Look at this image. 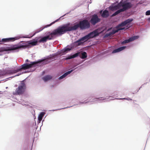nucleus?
I'll return each mask as SVG.
<instances>
[{
    "mask_svg": "<svg viewBox=\"0 0 150 150\" xmlns=\"http://www.w3.org/2000/svg\"><path fill=\"white\" fill-rule=\"evenodd\" d=\"M148 20L150 22V17L148 18Z\"/></svg>",
    "mask_w": 150,
    "mask_h": 150,
    "instance_id": "42",
    "label": "nucleus"
},
{
    "mask_svg": "<svg viewBox=\"0 0 150 150\" xmlns=\"http://www.w3.org/2000/svg\"><path fill=\"white\" fill-rule=\"evenodd\" d=\"M26 71H25V72H22L21 73H18V74H17V75H16L15 76H14L13 77H14L15 76H18L19 75H20L23 74V73H26Z\"/></svg>",
    "mask_w": 150,
    "mask_h": 150,
    "instance_id": "37",
    "label": "nucleus"
},
{
    "mask_svg": "<svg viewBox=\"0 0 150 150\" xmlns=\"http://www.w3.org/2000/svg\"><path fill=\"white\" fill-rule=\"evenodd\" d=\"M25 87V83H21V85L18 86V89H16V91L17 94L20 95L23 93Z\"/></svg>",
    "mask_w": 150,
    "mask_h": 150,
    "instance_id": "13",
    "label": "nucleus"
},
{
    "mask_svg": "<svg viewBox=\"0 0 150 150\" xmlns=\"http://www.w3.org/2000/svg\"><path fill=\"white\" fill-rule=\"evenodd\" d=\"M45 114V112H42L40 113L38 117V119L39 122L40 123L41 122V121L42 120L43 117L44 116Z\"/></svg>",
    "mask_w": 150,
    "mask_h": 150,
    "instance_id": "25",
    "label": "nucleus"
},
{
    "mask_svg": "<svg viewBox=\"0 0 150 150\" xmlns=\"http://www.w3.org/2000/svg\"><path fill=\"white\" fill-rule=\"evenodd\" d=\"M112 28H109L107 29L106 31H107V32H108L110 31L111 30H112Z\"/></svg>",
    "mask_w": 150,
    "mask_h": 150,
    "instance_id": "38",
    "label": "nucleus"
},
{
    "mask_svg": "<svg viewBox=\"0 0 150 150\" xmlns=\"http://www.w3.org/2000/svg\"><path fill=\"white\" fill-rule=\"evenodd\" d=\"M44 121V120H42V122H43Z\"/></svg>",
    "mask_w": 150,
    "mask_h": 150,
    "instance_id": "46",
    "label": "nucleus"
},
{
    "mask_svg": "<svg viewBox=\"0 0 150 150\" xmlns=\"http://www.w3.org/2000/svg\"><path fill=\"white\" fill-rule=\"evenodd\" d=\"M123 12V11L121 10L120 8L118 9L114 13H113L112 15V16H115L119 13H120L121 12Z\"/></svg>",
    "mask_w": 150,
    "mask_h": 150,
    "instance_id": "27",
    "label": "nucleus"
},
{
    "mask_svg": "<svg viewBox=\"0 0 150 150\" xmlns=\"http://www.w3.org/2000/svg\"><path fill=\"white\" fill-rule=\"evenodd\" d=\"M39 39V38L36 37L35 39H33L32 40H30L28 41V46L31 45L32 46L36 45H37V42H38V40Z\"/></svg>",
    "mask_w": 150,
    "mask_h": 150,
    "instance_id": "18",
    "label": "nucleus"
},
{
    "mask_svg": "<svg viewBox=\"0 0 150 150\" xmlns=\"http://www.w3.org/2000/svg\"><path fill=\"white\" fill-rule=\"evenodd\" d=\"M52 78V77L51 76L48 75L42 77V79L44 82H46L51 79Z\"/></svg>",
    "mask_w": 150,
    "mask_h": 150,
    "instance_id": "24",
    "label": "nucleus"
},
{
    "mask_svg": "<svg viewBox=\"0 0 150 150\" xmlns=\"http://www.w3.org/2000/svg\"><path fill=\"white\" fill-rule=\"evenodd\" d=\"M67 32L64 24L60 25L52 32L45 33V36L47 40L53 39L55 36H60Z\"/></svg>",
    "mask_w": 150,
    "mask_h": 150,
    "instance_id": "3",
    "label": "nucleus"
},
{
    "mask_svg": "<svg viewBox=\"0 0 150 150\" xmlns=\"http://www.w3.org/2000/svg\"><path fill=\"white\" fill-rule=\"evenodd\" d=\"M108 11L106 9L101 14V16L103 18H106L109 16Z\"/></svg>",
    "mask_w": 150,
    "mask_h": 150,
    "instance_id": "23",
    "label": "nucleus"
},
{
    "mask_svg": "<svg viewBox=\"0 0 150 150\" xmlns=\"http://www.w3.org/2000/svg\"><path fill=\"white\" fill-rule=\"evenodd\" d=\"M8 88V87H6V88Z\"/></svg>",
    "mask_w": 150,
    "mask_h": 150,
    "instance_id": "47",
    "label": "nucleus"
},
{
    "mask_svg": "<svg viewBox=\"0 0 150 150\" xmlns=\"http://www.w3.org/2000/svg\"><path fill=\"white\" fill-rule=\"evenodd\" d=\"M139 38V35H135L131 37L128 39H125L123 41L121 42L122 45H124L126 43H129L132 41L136 40Z\"/></svg>",
    "mask_w": 150,
    "mask_h": 150,
    "instance_id": "11",
    "label": "nucleus"
},
{
    "mask_svg": "<svg viewBox=\"0 0 150 150\" xmlns=\"http://www.w3.org/2000/svg\"><path fill=\"white\" fill-rule=\"evenodd\" d=\"M19 49V48L18 45H11L10 47H7L6 48L1 47V49L0 50L3 52L4 51H13L14 52H18Z\"/></svg>",
    "mask_w": 150,
    "mask_h": 150,
    "instance_id": "8",
    "label": "nucleus"
},
{
    "mask_svg": "<svg viewBox=\"0 0 150 150\" xmlns=\"http://www.w3.org/2000/svg\"><path fill=\"white\" fill-rule=\"evenodd\" d=\"M102 10H101L100 12V13H101L102 12Z\"/></svg>",
    "mask_w": 150,
    "mask_h": 150,
    "instance_id": "45",
    "label": "nucleus"
},
{
    "mask_svg": "<svg viewBox=\"0 0 150 150\" xmlns=\"http://www.w3.org/2000/svg\"><path fill=\"white\" fill-rule=\"evenodd\" d=\"M145 14L146 16L150 15V10L146 11L145 13Z\"/></svg>",
    "mask_w": 150,
    "mask_h": 150,
    "instance_id": "36",
    "label": "nucleus"
},
{
    "mask_svg": "<svg viewBox=\"0 0 150 150\" xmlns=\"http://www.w3.org/2000/svg\"><path fill=\"white\" fill-rule=\"evenodd\" d=\"M100 33L98 31L96 30L88 33L86 35L83 37L85 42L90 39L94 38L99 35Z\"/></svg>",
    "mask_w": 150,
    "mask_h": 150,
    "instance_id": "7",
    "label": "nucleus"
},
{
    "mask_svg": "<svg viewBox=\"0 0 150 150\" xmlns=\"http://www.w3.org/2000/svg\"><path fill=\"white\" fill-rule=\"evenodd\" d=\"M29 60H28V59H26V60H25V62H29Z\"/></svg>",
    "mask_w": 150,
    "mask_h": 150,
    "instance_id": "41",
    "label": "nucleus"
},
{
    "mask_svg": "<svg viewBox=\"0 0 150 150\" xmlns=\"http://www.w3.org/2000/svg\"><path fill=\"white\" fill-rule=\"evenodd\" d=\"M84 42H85L83 37H82L70 45L73 49L74 47L82 45Z\"/></svg>",
    "mask_w": 150,
    "mask_h": 150,
    "instance_id": "9",
    "label": "nucleus"
},
{
    "mask_svg": "<svg viewBox=\"0 0 150 150\" xmlns=\"http://www.w3.org/2000/svg\"><path fill=\"white\" fill-rule=\"evenodd\" d=\"M76 66V65H75V66H74V67H73V68H74V67H75Z\"/></svg>",
    "mask_w": 150,
    "mask_h": 150,
    "instance_id": "44",
    "label": "nucleus"
},
{
    "mask_svg": "<svg viewBox=\"0 0 150 150\" xmlns=\"http://www.w3.org/2000/svg\"><path fill=\"white\" fill-rule=\"evenodd\" d=\"M120 8L123 12L130 9L132 7V4L127 0H125L120 2Z\"/></svg>",
    "mask_w": 150,
    "mask_h": 150,
    "instance_id": "5",
    "label": "nucleus"
},
{
    "mask_svg": "<svg viewBox=\"0 0 150 150\" xmlns=\"http://www.w3.org/2000/svg\"><path fill=\"white\" fill-rule=\"evenodd\" d=\"M93 96H94L93 94H89L88 95V97H87L88 99H89H89H90V98H93ZM89 102H90L89 101ZM88 101H87V102H85L84 101H83V102L80 101L79 102V103L74 104V105H78L79 104H83L84 103H88Z\"/></svg>",
    "mask_w": 150,
    "mask_h": 150,
    "instance_id": "21",
    "label": "nucleus"
},
{
    "mask_svg": "<svg viewBox=\"0 0 150 150\" xmlns=\"http://www.w3.org/2000/svg\"><path fill=\"white\" fill-rule=\"evenodd\" d=\"M73 106L74 105L71 106H69V107H65V108H60V109H56V110H51L52 111H57V110H61V109H66V108H70V107H71Z\"/></svg>",
    "mask_w": 150,
    "mask_h": 150,
    "instance_id": "34",
    "label": "nucleus"
},
{
    "mask_svg": "<svg viewBox=\"0 0 150 150\" xmlns=\"http://www.w3.org/2000/svg\"><path fill=\"white\" fill-rule=\"evenodd\" d=\"M50 62L46 57H44L37 61L30 62V63H25L19 67L18 68L14 70H7L5 71V74H11L16 73L22 69H27L36 66H42L48 64Z\"/></svg>",
    "mask_w": 150,
    "mask_h": 150,
    "instance_id": "1",
    "label": "nucleus"
},
{
    "mask_svg": "<svg viewBox=\"0 0 150 150\" xmlns=\"http://www.w3.org/2000/svg\"><path fill=\"white\" fill-rule=\"evenodd\" d=\"M120 3L117 4H113L110 6L109 8V9L112 11L116 10L117 9L120 8Z\"/></svg>",
    "mask_w": 150,
    "mask_h": 150,
    "instance_id": "16",
    "label": "nucleus"
},
{
    "mask_svg": "<svg viewBox=\"0 0 150 150\" xmlns=\"http://www.w3.org/2000/svg\"><path fill=\"white\" fill-rule=\"evenodd\" d=\"M125 29V28H119V31L121 30H124Z\"/></svg>",
    "mask_w": 150,
    "mask_h": 150,
    "instance_id": "39",
    "label": "nucleus"
},
{
    "mask_svg": "<svg viewBox=\"0 0 150 150\" xmlns=\"http://www.w3.org/2000/svg\"><path fill=\"white\" fill-rule=\"evenodd\" d=\"M133 20V19L132 18H128L125 21V22L126 25L128 24H129L130 23L132 22Z\"/></svg>",
    "mask_w": 150,
    "mask_h": 150,
    "instance_id": "30",
    "label": "nucleus"
},
{
    "mask_svg": "<svg viewBox=\"0 0 150 150\" xmlns=\"http://www.w3.org/2000/svg\"><path fill=\"white\" fill-rule=\"evenodd\" d=\"M100 21V19L99 18L98 15L96 14H94L91 16L89 22L92 25H94Z\"/></svg>",
    "mask_w": 150,
    "mask_h": 150,
    "instance_id": "10",
    "label": "nucleus"
},
{
    "mask_svg": "<svg viewBox=\"0 0 150 150\" xmlns=\"http://www.w3.org/2000/svg\"><path fill=\"white\" fill-rule=\"evenodd\" d=\"M39 38V39L38 40V42H46L47 39L45 36H41L38 37Z\"/></svg>",
    "mask_w": 150,
    "mask_h": 150,
    "instance_id": "22",
    "label": "nucleus"
},
{
    "mask_svg": "<svg viewBox=\"0 0 150 150\" xmlns=\"http://www.w3.org/2000/svg\"><path fill=\"white\" fill-rule=\"evenodd\" d=\"M78 67H76L74 68V69H72L69 71L66 72L62 75V76H60V77H59L58 78L59 79V80H60L65 78L67 76V75L70 74L73 71H74L75 69H76Z\"/></svg>",
    "mask_w": 150,
    "mask_h": 150,
    "instance_id": "17",
    "label": "nucleus"
},
{
    "mask_svg": "<svg viewBox=\"0 0 150 150\" xmlns=\"http://www.w3.org/2000/svg\"><path fill=\"white\" fill-rule=\"evenodd\" d=\"M117 99H119V100H122V99H125L126 100H132V99L129 97H127V98H116Z\"/></svg>",
    "mask_w": 150,
    "mask_h": 150,
    "instance_id": "33",
    "label": "nucleus"
},
{
    "mask_svg": "<svg viewBox=\"0 0 150 150\" xmlns=\"http://www.w3.org/2000/svg\"><path fill=\"white\" fill-rule=\"evenodd\" d=\"M28 41H21L18 45V47L20 48H25L29 47Z\"/></svg>",
    "mask_w": 150,
    "mask_h": 150,
    "instance_id": "15",
    "label": "nucleus"
},
{
    "mask_svg": "<svg viewBox=\"0 0 150 150\" xmlns=\"http://www.w3.org/2000/svg\"><path fill=\"white\" fill-rule=\"evenodd\" d=\"M110 96H107L106 97H100L99 98H96L93 99L92 100L91 99H89V101L90 102H94L95 101L100 102L101 101L103 100H104L107 99L109 97H111Z\"/></svg>",
    "mask_w": 150,
    "mask_h": 150,
    "instance_id": "14",
    "label": "nucleus"
},
{
    "mask_svg": "<svg viewBox=\"0 0 150 150\" xmlns=\"http://www.w3.org/2000/svg\"><path fill=\"white\" fill-rule=\"evenodd\" d=\"M112 35V34L110 33V32L108 33H107L105 34L103 36V38H107L110 35Z\"/></svg>",
    "mask_w": 150,
    "mask_h": 150,
    "instance_id": "32",
    "label": "nucleus"
},
{
    "mask_svg": "<svg viewBox=\"0 0 150 150\" xmlns=\"http://www.w3.org/2000/svg\"><path fill=\"white\" fill-rule=\"evenodd\" d=\"M64 25L67 32L76 30L78 28L81 30H84L89 28L91 27L90 22L86 19L76 22L72 26L70 23H68Z\"/></svg>",
    "mask_w": 150,
    "mask_h": 150,
    "instance_id": "2",
    "label": "nucleus"
},
{
    "mask_svg": "<svg viewBox=\"0 0 150 150\" xmlns=\"http://www.w3.org/2000/svg\"><path fill=\"white\" fill-rule=\"evenodd\" d=\"M72 49H73L71 46L70 45H68L62 50L58 51L56 53L50 54V55L47 56L46 58L50 62L51 60L53 59L55 56H57L59 55L62 56L64 55Z\"/></svg>",
    "mask_w": 150,
    "mask_h": 150,
    "instance_id": "4",
    "label": "nucleus"
},
{
    "mask_svg": "<svg viewBox=\"0 0 150 150\" xmlns=\"http://www.w3.org/2000/svg\"><path fill=\"white\" fill-rule=\"evenodd\" d=\"M79 52H78L76 53H75L73 54H72V56L73 58H76V57H77L79 56Z\"/></svg>",
    "mask_w": 150,
    "mask_h": 150,
    "instance_id": "31",
    "label": "nucleus"
},
{
    "mask_svg": "<svg viewBox=\"0 0 150 150\" xmlns=\"http://www.w3.org/2000/svg\"><path fill=\"white\" fill-rule=\"evenodd\" d=\"M21 37L19 36H16L14 37H11L6 38H2L1 40L0 39V42H9L14 41L16 40H18Z\"/></svg>",
    "mask_w": 150,
    "mask_h": 150,
    "instance_id": "12",
    "label": "nucleus"
},
{
    "mask_svg": "<svg viewBox=\"0 0 150 150\" xmlns=\"http://www.w3.org/2000/svg\"><path fill=\"white\" fill-rule=\"evenodd\" d=\"M91 0H90V2H89V3L90 4H91Z\"/></svg>",
    "mask_w": 150,
    "mask_h": 150,
    "instance_id": "43",
    "label": "nucleus"
},
{
    "mask_svg": "<svg viewBox=\"0 0 150 150\" xmlns=\"http://www.w3.org/2000/svg\"><path fill=\"white\" fill-rule=\"evenodd\" d=\"M87 57V53L85 51H83L82 52L80 56V58L82 59H84L86 58Z\"/></svg>",
    "mask_w": 150,
    "mask_h": 150,
    "instance_id": "26",
    "label": "nucleus"
},
{
    "mask_svg": "<svg viewBox=\"0 0 150 150\" xmlns=\"http://www.w3.org/2000/svg\"><path fill=\"white\" fill-rule=\"evenodd\" d=\"M127 47L126 46H123L122 47H120L117 48L114 50L112 52V53H115L118 52H119L124 49H125Z\"/></svg>",
    "mask_w": 150,
    "mask_h": 150,
    "instance_id": "19",
    "label": "nucleus"
},
{
    "mask_svg": "<svg viewBox=\"0 0 150 150\" xmlns=\"http://www.w3.org/2000/svg\"><path fill=\"white\" fill-rule=\"evenodd\" d=\"M1 49V47L0 48V49ZM3 52V51H2L1 50H0V56H1L2 55V52Z\"/></svg>",
    "mask_w": 150,
    "mask_h": 150,
    "instance_id": "40",
    "label": "nucleus"
},
{
    "mask_svg": "<svg viewBox=\"0 0 150 150\" xmlns=\"http://www.w3.org/2000/svg\"><path fill=\"white\" fill-rule=\"evenodd\" d=\"M126 25L125 21L122 22L121 23L119 24L116 26V28H118L120 27H123Z\"/></svg>",
    "mask_w": 150,
    "mask_h": 150,
    "instance_id": "29",
    "label": "nucleus"
},
{
    "mask_svg": "<svg viewBox=\"0 0 150 150\" xmlns=\"http://www.w3.org/2000/svg\"><path fill=\"white\" fill-rule=\"evenodd\" d=\"M119 31V28H116L115 27V28H113L112 31L110 32L112 35L117 33Z\"/></svg>",
    "mask_w": 150,
    "mask_h": 150,
    "instance_id": "28",
    "label": "nucleus"
},
{
    "mask_svg": "<svg viewBox=\"0 0 150 150\" xmlns=\"http://www.w3.org/2000/svg\"><path fill=\"white\" fill-rule=\"evenodd\" d=\"M127 47L126 46H123L122 47H120L117 48L114 50L112 52V53H115L118 52H119L124 49H125Z\"/></svg>",
    "mask_w": 150,
    "mask_h": 150,
    "instance_id": "20",
    "label": "nucleus"
},
{
    "mask_svg": "<svg viewBox=\"0 0 150 150\" xmlns=\"http://www.w3.org/2000/svg\"><path fill=\"white\" fill-rule=\"evenodd\" d=\"M70 12V11L68 13H67L65 14L64 15L60 17L58 19L56 20L55 21H54L53 22L51 23L50 24L46 25L44 27H43L42 28H41L40 29L37 30L35 31V32L33 34V35H32L31 36H30V37H29L28 35H26L23 36L22 37L23 38H29L32 37L33 36H34L36 34L38 33H39V32L42 31L45 28L49 27L50 26H51V25H53V24H54V23H55L56 22L58 21L59 20H60V19L61 18H62V17L63 16H64L67 14L69 13Z\"/></svg>",
    "mask_w": 150,
    "mask_h": 150,
    "instance_id": "6",
    "label": "nucleus"
},
{
    "mask_svg": "<svg viewBox=\"0 0 150 150\" xmlns=\"http://www.w3.org/2000/svg\"><path fill=\"white\" fill-rule=\"evenodd\" d=\"M66 59H73V58L72 56V54H71L70 55L67 56L66 58Z\"/></svg>",
    "mask_w": 150,
    "mask_h": 150,
    "instance_id": "35",
    "label": "nucleus"
}]
</instances>
